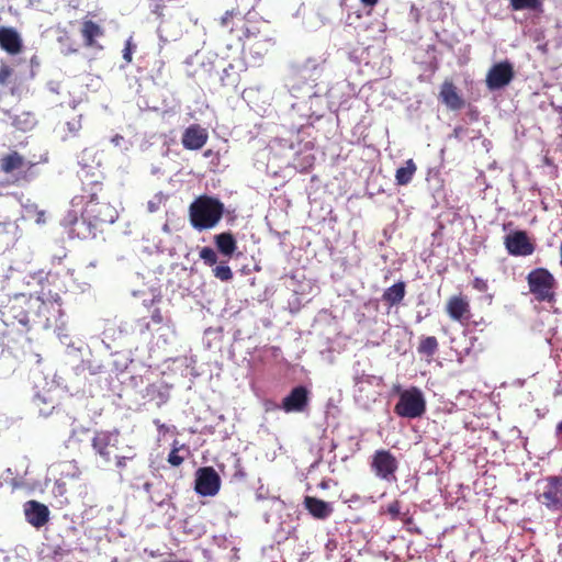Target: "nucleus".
I'll list each match as a JSON object with an SVG mask.
<instances>
[{"label": "nucleus", "instance_id": "nucleus-35", "mask_svg": "<svg viewBox=\"0 0 562 562\" xmlns=\"http://www.w3.org/2000/svg\"><path fill=\"white\" fill-rule=\"evenodd\" d=\"M134 48H135V45L132 43V38H128L126 41L125 47L123 49V58L127 64H130L132 61V55H133Z\"/></svg>", "mask_w": 562, "mask_h": 562}, {"label": "nucleus", "instance_id": "nucleus-38", "mask_svg": "<svg viewBox=\"0 0 562 562\" xmlns=\"http://www.w3.org/2000/svg\"><path fill=\"white\" fill-rule=\"evenodd\" d=\"M259 0H236L238 7H241L244 10L254 11L256 4Z\"/></svg>", "mask_w": 562, "mask_h": 562}, {"label": "nucleus", "instance_id": "nucleus-43", "mask_svg": "<svg viewBox=\"0 0 562 562\" xmlns=\"http://www.w3.org/2000/svg\"><path fill=\"white\" fill-rule=\"evenodd\" d=\"M78 53V48L77 47H67V49L64 50V54L65 55H70V54H76Z\"/></svg>", "mask_w": 562, "mask_h": 562}, {"label": "nucleus", "instance_id": "nucleus-7", "mask_svg": "<svg viewBox=\"0 0 562 562\" xmlns=\"http://www.w3.org/2000/svg\"><path fill=\"white\" fill-rule=\"evenodd\" d=\"M426 412V401L422 391L412 386L400 394L398 402L394 406V413L404 418H418Z\"/></svg>", "mask_w": 562, "mask_h": 562}, {"label": "nucleus", "instance_id": "nucleus-3", "mask_svg": "<svg viewBox=\"0 0 562 562\" xmlns=\"http://www.w3.org/2000/svg\"><path fill=\"white\" fill-rule=\"evenodd\" d=\"M263 19L255 11L236 7L227 10L221 18L220 24L227 33L239 42L256 38L261 33Z\"/></svg>", "mask_w": 562, "mask_h": 562}, {"label": "nucleus", "instance_id": "nucleus-40", "mask_svg": "<svg viewBox=\"0 0 562 562\" xmlns=\"http://www.w3.org/2000/svg\"><path fill=\"white\" fill-rule=\"evenodd\" d=\"M127 459H128L127 457H117L116 462H115L116 467L119 469L125 468Z\"/></svg>", "mask_w": 562, "mask_h": 562}, {"label": "nucleus", "instance_id": "nucleus-12", "mask_svg": "<svg viewBox=\"0 0 562 562\" xmlns=\"http://www.w3.org/2000/svg\"><path fill=\"white\" fill-rule=\"evenodd\" d=\"M221 488V479L212 467L200 468L196 471L195 491L202 496H214Z\"/></svg>", "mask_w": 562, "mask_h": 562}, {"label": "nucleus", "instance_id": "nucleus-4", "mask_svg": "<svg viewBox=\"0 0 562 562\" xmlns=\"http://www.w3.org/2000/svg\"><path fill=\"white\" fill-rule=\"evenodd\" d=\"M224 212L223 202L215 196L202 194L189 205V221L194 229L203 232L214 228L223 218Z\"/></svg>", "mask_w": 562, "mask_h": 562}, {"label": "nucleus", "instance_id": "nucleus-36", "mask_svg": "<svg viewBox=\"0 0 562 562\" xmlns=\"http://www.w3.org/2000/svg\"><path fill=\"white\" fill-rule=\"evenodd\" d=\"M150 319L155 325H161L165 322V317L159 307H154L150 312Z\"/></svg>", "mask_w": 562, "mask_h": 562}, {"label": "nucleus", "instance_id": "nucleus-22", "mask_svg": "<svg viewBox=\"0 0 562 562\" xmlns=\"http://www.w3.org/2000/svg\"><path fill=\"white\" fill-rule=\"evenodd\" d=\"M305 509L319 520L327 519L334 512L331 505L321 498L314 496H305L303 501Z\"/></svg>", "mask_w": 562, "mask_h": 562}, {"label": "nucleus", "instance_id": "nucleus-21", "mask_svg": "<svg viewBox=\"0 0 562 562\" xmlns=\"http://www.w3.org/2000/svg\"><path fill=\"white\" fill-rule=\"evenodd\" d=\"M0 47L10 55L22 52V40L16 30L5 26L0 27Z\"/></svg>", "mask_w": 562, "mask_h": 562}, {"label": "nucleus", "instance_id": "nucleus-19", "mask_svg": "<svg viewBox=\"0 0 562 562\" xmlns=\"http://www.w3.org/2000/svg\"><path fill=\"white\" fill-rule=\"evenodd\" d=\"M80 34L85 47L102 49L103 46L98 43V38L104 36V29L92 20H83L80 27Z\"/></svg>", "mask_w": 562, "mask_h": 562}, {"label": "nucleus", "instance_id": "nucleus-18", "mask_svg": "<svg viewBox=\"0 0 562 562\" xmlns=\"http://www.w3.org/2000/svg\"><path fill=\"white\" fill-rule=\"evenodd\" d=\"M24 515L29 524L41 528L49 519V509L46 505L37 501H29L24 504Z\"/></svg>", "mask_w": 562, "mask_h": 562}, {"label": "nucleus", "instance_id": "nucleus-5", "mask_svg": "<svg viewBox=\"0 0 562 562\" xmlns=\"http://www.w3.org/2000/svg\"><path fill=\"white\" fill-rule=\"evenodd\" d=\"M33 299L34 295L25 293H16L10 296L0 310L3 322L7 324L16 322L24 327L33 326Z\"/></svg>", "mask_w": 562, "mask_h": 562}, {"label": "nucleus", "instance_id": "nucleus-24", "mask_svg": "<svg viewBox=\"0 0 562 562\" xmlns=\"http://www.w3.org/2000/svg\"><path fill=\"white\" fill-rule=\"evenodd\" d=\"M214 244L220 254L232 258L237 250V241L231 232H223L214 236Z\"/></svg>", "mask_w": 562, "mask_h": 562}, {"label": "nucleus", "instance_id": "nucleus-32", "mask_svg": "<svg viewBox=\"0 0 562 562\" xmlns=\"http://www.w3.org/2000/svg\"><path fill=\"white\" fill-rule=\"evenodd\" d=\"M200 258L204 261L206 266H214L217 262V254L216 251L211 247H203L200 250Z\"/></svg>", "mask_w": 562, "mask_h": 562}, {"label": "nucleus", "instance_id": "nucleus-25", "mask_svg": "<svg viewBox=\"0 0 562 562\" xmlns=\"http://www.w3.org/2000/svg\"><path fill=\"white\" fill-rule=\"evenodd\" d=\"M406 294V284L403 281H398L392 286L384 290L382 294V301L389 306L393 307L398 305Z\"/></svg>", "mask_w": 562, "mask_h": 562}, {"label": "nucleus", "instance_id": "nucleus-37", "mask_svg": "<svg viewBox=\"0 0 562 562\" xmlns=\"http://www.w3.org/2000/svg\"><path fill=\"white\" fill-rule=\"evenodd\" d=\"M472 286L479 292H486L488 289L487 281L479 277L473 279Z\"/></svg>", "mask_w": 562, "mask_h": 562}, {"label": "nucleus", "instance_id": "nucleus-6", "mask_svg": "<svg viewBox=\"0 0 562 562\" xmlns=\"http://www.w3.org/2000/svg\"><path fill=\"white\" fill-rule=\"evenodd\" d=\"M529 292L538 302L554 303L557 301L558 281L546 268H535L526 277Z\"/></svg>", "mask_w": 562, "mask_h": 562}, {"label": "nucleus", "instance_id": "nucleus-15", "mask_svg": "<svg viewBox=\"0 0 562 562\" xmlns=\"http://www.w3.org/2000/svg\"><path fill=\"white\" fill-rule=\"evenodd\" d=\"M308 402V390L303 385H299L293 387L289 395L282 400L281 407L286 413H301L306 409Z\"/></svg>", "mask_w": 562, "mask_h": 562}, {"label": "nucleus", "instance_id": "nucleus-17", "mask_svg": "<svg viewBox=\"0 0 562 562\" xmlns=\"http://www.w3.org/2000/svg\"><path fill=\"white\" fill-rule=\"evenodd\" d=\"M446 312L452 321L463 323L471 316L470 303L463 295H453L447 301Z\"/></svg>", "mask_w": 562, "mask_h": 562}, {"label": "nucleus", "instance_id": "nucleus-9", "mask_svg": "<svg viewBox=\"0 0 562 562\" xmlns=\"http://www.w3.org/2000/svg\"><path fill=\"white\" fill-rule=\"evenodd\" d=\"M397 459L386 449H379L372 456L371 470L379 479L396 482Z\"/></svg>", "mask_w": 562, "mask_h": 562}, {"label": "nucleus", "instance_id": "nucleus-30", "mask_svg": "<svg viewBox=\"0 0 562 562\" xmlns=\"http://www.w3.org/2000/svg\"><path fill=\"white\" fill-rule=\"evenodd\" d=\"M212 272L216 279L223 282H228L234 277L231 267L225 261H222L218 266L214 267Z\"/></svg>", "mask_w": 562, "mask_h": 562}, {"label": "nucleus", "instance_id": "nucleus-23", "mask_svg": "<svg viewBox=\"0 0 562 562\" xmlns=\"http://www.w3.org/2000/svg\"><path fill=\"white\" fill-rule=\"evenodd\" d=\"M26 165H29V168L32 167V164L27 162L16 150L10 151L0 158V170L4 173H12L24 168Z\"/></svg>", "mask_w": 562, "mask_h": 562}, {"label": "nucleus", "instance_id": "nucleus-11", "mask_svg": "<svg viewBox=\"0 0 562 562\" xmlns=\"http://www.w3.org/2000/svg\"><path fill=\"white\" fill-rule=\"evenodd\" d=\"M119 442V432L110 430L95 431L91 446L94 452L104 461L112 460L113 450L116 449Z\"/></svg>", "mask_w": 562, "mask_h": 562}, {"label": "nucleus", "instance_id": "nucleus-2", "mask_svg": "<svg viewBox=\"0 0 562 562\" xmlns=\"http://www.w3.org/2000/svg\"><path fill=\"white\" fill-rule=\"evenodd\" d=\"M33 325L42 328L60 327L64 325L63 300L58 291L49 285H42L33 299Z\"/></svg>", "mask_w": 562, "mask_h": 562}, {"label": "nucleus", "instance_id": "nucleus-31", "mask_svg": "<svg viewBox=\"0 0 562 562\" xmlns=\"http://www.w3.org/2000/svg\"><path fill=\"white\" fill-rule=\"evenodd\" d=\"M34 404L38 408V413L43 416H48L52 414L55 408V403L53 400L47 401L44 396L37 395L34 398Z\"/></svg>", "mask_w": 562, "mask_h": 562}, {"label": "nucleus", "instance_id": "nucleus-34", "mask_svg": "<svg viewBox=\"0 0 562 562\" xmlns=\"http://www.w3.org/2000/svg\"><path fill=\"white\" fill-rule=\"evenodd\" d=\"M12 75H13V69L10 66L1 65V67H0V85L1 86L8 85Z\"/></svg>", "mask_w": 562, "mask_h": 562}, {"label": "nucleus", "instance_id": "nucleus-8", "mask_svg": "<svg viewBox=\"0 0 562 562\" xmlns=\"http://www.w3.org/2000/svg\"><path fill=\"white\" fill-rule=\"evenodd\" d=\"M537 499L550 510H562V476H549L542 481Z\"/></svg>", "mask_w": 562, "mask_h": 562}, {"label": "nucleus", "instance_id": "nucleus-1", "mask_svg": "<svg viewBox=\"0 0 562 562\" xmlns=\"http://www.w3.org/2000/svg\"><path fill=\"white\" fill-rule=\"evenodd\" d=\"M80 199L85 202L82 210L85 218L91 221L100 229L104 225L113 224L117 220L119 212L110 203L102 182L93 181L85 184Z\"/></svg>", "mask_w": 562, "mask_h": 562}, {"label": "nucleus", "instance_id": "nucleus-14", "mask_svg": "<svg viewBox=\"0 0 562 562\" xmlns=\"http://www.w3.org/2000/svg\"><path fill=\"white\" fill-rule=\"evenodd\" d=\"M67 226L69 228V235L79 239H90L97 236V232L101 231L97 225H93L91 221L85 218V213H81L80 217L68 214Z\"/></svg>", "mask_w": 562, "mask_h": 562}, {"label": "nucleus", "instance_id": "nucleus-26", "mask_svg": "<svg viewBox=\"0 0 562 562\" xmlns=\"http://www.w3.org/2000/svg\"><path fill=\"white\" fill-rule=\"evenodd\" d=\"M417 170V166L414 162L413 159H407L405 161V166L400 167L395 172V181L398 186H406L408 184L415 172Z\"/></svg>", "mask_w": 562, "mask_h": 562}, {"label": "nucleus", "instance_id": "nucleus-41", "mask_svg": "<svg viewBox=\"0 0 562 562\" xmlns=\"http://www.w3.org/2000/svg\"><path fill=\"white\" fill-rule=\"evenodd\" d=\"M363 5L373 8L378 4L379 0H360Z\"/></svg>", "mask_w": 562, "mask_h": 562}, {"label": "nucleus", "instance_id": "nucleus-33", "mask_svg": "<svg viewBox=\"0 0 562 562\" xmlns=\"http://www.w3.org/2000/svg\"><path fill=\"white\" fill-rule=\"evenodd\" d=\"M386 512L393 520L398 519L401 515V502L395 499L392 503H390L387 505Z\"/></svg>", "mask_w": 562, "mask_h": 562}, {"label": "nucleus", "instance_id": "nucleus-46", "mask_svg": "<svg viewBox=\"0 0 562 562\" xmlns=\"http://www.w3.org/2000/svg\"><path fill=\"white\" fill-rule=\"evenodd\" d=\"M145 327H146L147 330H149V328H150L149 323H147Z\"/></svg>", "mask_w": 562, "mask_h": 562}, {"label": "nucleus", "instance_id": "nucleus-29", "mask_svg": "<svg viewBox=\"0 0 562 562\" xmlns=\"http://www.w3.org/2000/svg\"><path fill=\"white\" fill-rule=\"evenodd\" d=\"M509 5L514 11L521 10H540L542 0H509Z\"/></svg>", "mask_w": 562, "mask_h": 562}, {"label": "nucleus", "instance_id": "nucleus-27", "mask_svg": "<svg viewBox=\"0 0 562 562\" xmlns=\"http://www.w3.org/2000/svg\"><path fill=\"white\" fill-rule=\"evenodd\" d=\"M439 342L435 336L422 337L417 346V352L427 358H432L438 351Z\"/></svg>", "mask_w": 562, "mask_h": 562}, {"label": "nucleus", "instance_id": "nucleus-20", "mask_svg": "<svg viewBox=\"0 0 562 562\" xmlns=\"http://www.w3.org/2000/svg\"><path fill=\"white\" fill-rule=\"evenodd\" d=\"M439 99L447 108L453 111L461 110L464 106V101L451 80H445L442 82Z\"/></svg>", "mask_w": 562, "mask_h": 562}, {"label": "nucleus", "instance_id": "nucleus-28", "mask_svg": "<svg viewBox=\"0 0 562 562\" xmlns=\"http://www.w3.org/2000/svg\"><path fill=\"white\" fill-rule=\"evenodd\" d=\"M180 451H186L189 454V448L184 443H180L178 440H173L171 450L168 454L167 461L172 467H180L186 457L180 454Z\"/></svg>", "mask_w": 562, "mask_h": 562}, {"label": "nucleus", "instance_id": "nucleus-45", "mask_svg": "<svg viewBox=\"0 0 562 562\" xmlns=\"http://www.w3.org/2000/svg\"><path fill=\"white\" fill-rule=\"evenodd\" d=\"M212 155V150L211 149H207L204 151L203 156L204 157H210Z\"/></svg>", "mask_w": 562, "mask_h": 562}, {"label": "nucleus", "instance_id": "nucleus-44", "mask_svg": "<svg viewBox=\"0 0 562 562\" xmlns=\"http://www.w3.org/2000/svg\"><path fill=\"white\" fill-rule=\"evenodd\" d=\"M8 225V223H0V233L4 232Z\"/></svg>", "mask_w": 562, "mask_h": 562}, {"label": "nucleus", "instance_id": "nucleus-42", "mask_svg": "<svg viewBox=\"0 0 562 562\" xmlns=\"http://www.w3.org/2000/svg\"><path fill=\"white\" fill-rule=\"evenodd\" d=\"M555 435L558 438L562 439V420L558 423L555 427Z\"/></svg>", "mask_w": 562, "mask_h": 562}, {"label": "nucleus", "instance_id": "nucleus-10", "mask_svg": "<svg viewBox=\"0 0 562 562\" xmlns=\"http://www.w3.org/2000/svg\"><path fill=\"white\" fill-rule=\"evenodd\" d=\"M515 78V69L508 59L492 65L488 69L485 83L488 90L495 91L507 87Z\"/></svg>", "mask_w": 562, "mask_h": 562}, {"label": "nucleus", "instance_id": "nucleus-39", "mask_svg": "<svg viewBox=\"0 0 562 562\" xmlns=\"http://www.w3.org/2000/svg\"><path fill=\"white\" fill-rule=\"evenodd\" d=\"M165 8L166 5L164 3V0H157L151 8V12L156 14L158 18H161L164 15Z\"/></svg>", "mask_w": 562, "mask_h": 562}, {"label": "nucleus", "instance_id": "nucleus-13", "mask_svg": "<svg viewBox=\"0 0 562 562\" xmlns=\"http://www.w3.org/2000/svg\"><path fill=\"white\" fill-rule=\"evenodd\" d=\"M504 245L508 254L516 257L530 256L535 251V245L525 231H515L506 235Z\"/></svg>", "mask_w": 562, "mask_h": 562}, {"label": "nucleus", "instance_id": "nucleus-16", "mask_svg": "<svg viewBox=\"0 0 562 562\" xmlns=\"http://www.w3.org/2000/svg\"><path fill=\"white\" fill-rule=\"evenodd\" d=\"M207 131L199 124H191L182 133L181 143L186 149L199 150L207 142Z\"/></svg>", "mask_w": 562, "mask_h": 562}]
</instances>
